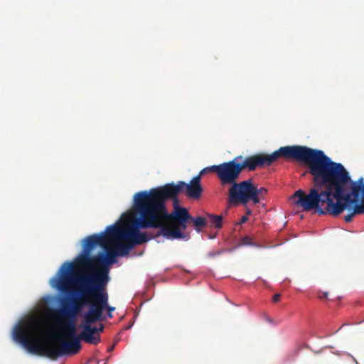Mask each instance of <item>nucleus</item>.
I'll use <instances>...</instances> for the list:
<instances>
[{
  "label": "nucleus",
  "mask_w": 364,
  "mask_h": 364,
  "mask_svg": "<svg viewBox=\"0 0 364 364\" xmlns=\"http://www.w3.org/2000/svg\"><path fill=\"white\" fill-rule=\"evenodd\" d=\"M320 215L337 217L344 210L350 223L355 215L364 213V179L351 180L341 164L332 161L320 150Z\"/></svg>",
  "instance_id": "f257e3e1"
},
{
  "label": "nucleus",
  "mask_w": 364,
  "mask_h": 364,
  "mask_svg": "<svg viewBox=\"0 0 364 364\" xmlns=\"http://www.w3.org/2000/svg\"><path fill=\"white\" fill-rule=\"evenodd\" d=\"M40 331L37 322L25 321L15 327L13 336L30 353L46 355L53 360L63 355H75L81 349V333L76 335L75 323L72 321L60 323L59 332L55 336L58 342L57 347L52 344L42 343L37 336Z\"/></svg>",
  "instance_id": "f03ea898"
},
{
  "label": "nucleus",
  "mask_w": 364,
  "mask_h": 364,
  "mask_svg": "<svg viewBox=\"0 0 364 364\" xmlns=\"http://www.w3.org/2000/svg\"><path fill=\"white\" fill-rule=\"evenodd\" d=\"M60 271L62 274L56 280L55 287L62 293L70 294L73 284H76V293L79 297L62 299L60 307L53 310V314L60 323L66 321L75 323V318L82 307L88 305L90 308L94 302V294L90 289L96 284L97 272L77 274L73 262H65Z\"/></svg>",
  "instance_id": "7ed1b4c3"
},
{
  "label": "nucleus",
  "mask_w": 364,
  "mask_h": 364,
  "mask_svg": "<svg viewBox=\"0 0 364 364\" xmlns=\"http://www.w3.org/2000/svg\"><path fill=\"white\" fill-rule=\"evenodd\" d=\"M156 212L149 213V219L146 226L158 227L159 231L155 237L163 236L166 239H183L188 240V235L183 232L188 228V223L191 221L197 232L201 231L208 225L207 218L202 216L193 218L186 208L177 205L175 201L174 208L168 213L166 205L160 204L156 207Z\"/></svg>",
  "instance_id": "20e7f679"
},
{
  "label": "nucleus",
  "mask_w": 364,
  "mask_h": 364,
  "mask_svg": "<svg viewBox=\"0 0 364 364\" xmlns=\"http://www.w3.org/2000/svg\"><path fill=\"white\" fill-rule=\"evenodd\" d=\"M134 203L139 218L135 219L131 225L125 228L121 224H114L107 227V232L112 237L113 245L119 256L128 255L134 246L149 241L146 234L141 232L139 228H158L145 225L150 220L149 208L136 194L134 196Z\"/></svg>",
  "instance_id": "39448f33"
},
{
  "label": "nucleus",
  "mask_w": 364,
  "mask_h": 364,
  "mask_svg": "<svg viewBox=\"0 0 364 364\" xmlns=\"http://www.w3.org/2000/svg\"><path fill=\"white\" fill-rule=\"evenodd\" d=\"M205 171V169L202 170L198 176L191 179L189 183L180 181L176 184L170 183L151 188L149 191H140L136 194L149 208V213L156 212V207L160 204L166 205V201L168 200H173V205L175 201H177V205H178V195L181 192L185 193L186 196L190 199L198 200L203 193L200 182L201 175Z\"/></svg>",
  "instance_id": "423d86ee"
},
{
  "label": "nucleus",
  "mask_w": 364,
  "mask_h": 364,
  "mask_svg": "<svg viewBox=\"0 0 364 364\" xmlns=\"http://www.w3.org/2000/svg\"><path fill=\"white\" fill-rule=\"evenodd\" d=\"M279 159L295 162H309L313 160L311 149L301 145L282 146L270 154H257L246 157L241 164L242 170L255 171L258 167L269 166Z\"/></svg>",
  "instance_id": "0eeeda50"
},
{
  "label": "nucleus",
  "mask_w": 364,
  "mask_h": 364,
  "mask_svg": "<svg viewBox=\"0 0 364 364\" xmlns=\"http://www.w3.org/2000/svg\"><path fill=\"white\" fill-rule=\"evenodd\" d=\"M313 160L309 162H298L307 166L314 176V188L309 193L299 189L289 197V200L294 206L301 208L303 211H318V149H313Z\"/></svg>",
  "instance_id": "6e6552de"
},
{
  "label": "nucleus",
  "mask_w": 364,
  "mask_h": 364,
  "mask_svg": "<svg viewBox=\"0 0 364 364\" xmlns=\"http://www.w3.org/2000/svg\"><path fill=\"white\" fill-rule=\"evenodd\" d=\"M242 159V156H238L228 162L213 165L207 168L208 170L217 175L223 186L230 185L228 197V203L230 205L234 204L240 192V188L238 187L240 186V182L237 183V180L243 170L241 164L237 162V160Z\"/></svg>",
  "instance_id": "1a4fd4ad"
},
{
  "label": "nucleus",
  "mask_w": 364,
  "mask_h": 364,
  "mask_svg": "<svg viewBox=\"0 0 364 364\" xmlns=\"http://www.w3.org/2000/svg\"><path fill=\"white\" fill-rule=\"evenodd\" d=\"M113 245V240L107 233V229L100 234H93L86 237L87 252L92 250L97 246H100L105 251L104 254L106 260L100 264V268L95 272L100 269H106L108 272L107 266L116 262V257L119 255Z\"/></svg>",
  "instance_id": "9d476101"
},
{
  "label": "nucleus",
  "mask_w": 364,
  "mask_h": 364,
  "mask_svg": "<svg viewBox=\"0 0 364 364\" xmlns=\"http://www.w3.org/2000/svg\"><path fill=\"white\" fill-rule=\"evenodd\" d=\"M100 312L101 308L95 306V308L88 309L84 315L81 324V337L82 341L89 344L96 345L100 342V333L103 332V324H100L99 327L92 326V323L103 320V317H100Z\"/></svg>",
  "instance_id": "9b49d317"
},
{
  "label": "nucleus",
  "mask_w": 364,
  "mask_h": 364,
  "mask_svg": "<svg viewBox=\"0 0 364 364\" xmlns=\"http://www.w3.org/2000/svg\"><path fill=\"white\" fill-rule=\"evenodd\" d=\"M95 285L90 289L91 292L94 294V302L89 309L98 306L101 308L100 317L102 316L104 310H107L109 313L114 311L115 308L109 306L108 304V294L105 291V287L109 280L106 269H100L97 272V277Z\"/></svg>",
  "instance_id": "f8f14e48"
},
{
  "label": "nucleus",
  "mask_w": 364,
  "mask_h": 364,
  "mask_svg": "<svg viewBox=\"0 0 364 364\" xmlns=\"http://www.w3.org/2000/svg\"><path fill=\"white\" fill-rule=\"evenodd\" d=\"M238 187L240 188V192L233 205L247 204L249 201L257 204L267 193V188L264 187L258 188L251 179L241 181Z\"/></svg>",
  "instance_id": "ddd939ff"
},
{
  "label": "nucleus",
  "mask_w": 364,
  "mask_h": 364,
  "mask_svg": "<svg viewBox=\"0 0 364 364\" xmlns=\"http://www.w3.org/2000/svg\"><path fill=\"white\" fill-rule=\"evenodd\" d=\"M92 250L87 252L86 249V238L84 240L83 253L81 254L77 259V264L81 267H86L93 269L90 273H95L99 268L100 264L103 263L105 259L104 252H100L95 256H90ZM88 272L87 274H89Z\"/></svg>",
  "instance_id": "4468645a"
},
{
  "label": "nucleus",
  "mask_w": 364,
  "mask_h": 364,
  "mask_svg": "<svg viewBox=\"0 0 364 364\" xmlns=\"http://www.w3.org/2000/svg\"><path fill=\"white\" fill-rule=\"evenodd\" d=\"M207 221L208 224L210 223V226H213L216 228H220L222 227V216L220 215L208 214Z\"/></svg>",
  "instance_id": "2eb2a0df"
},
{
  "label": "nucleus",
  "mask_w": 364,
  "mask_h": 364,
  "mask_svg": "<svg viewBox=\"0 0 364 364\" xmlns=\"http://www.w3.org/2000/svg\"><path fill=\"white\" fill-rule=\"evenodd\" d=\"M242 244L245 245H250L252 244L251 241V238L248 237H245L242 240Z\"/></svg>",
  "instance_id": "dca6fc26"
},
{
  "label": "nucleus",
  "mask_w": 364,
  "mask_h": 364,
  "mask_svg": "<svg viewBox=\"0 0 364 364\" xmlns=\"http://www.w3.org/2000/svg\"><path fill=\"white\" fill-rule=\"evenodd\" d=\"M247 220H248L247 215H244L241 218L240 221L238 224H240V225L243 224V223H246Z\"/></svg>",
  "instance_id": "f3484780"
},
{
  "label": "nucleus",
  "mask_w": 364,
  "mask_h": 364,
  "mask_svg": "<svg viewBox=\"0 0 364 364\" xmlns=\"http://www.w3.org/2000/svg\"><path fill=\"white\" fill-rule=\"evenodd\" d=\"M273 301L274 302H277L280 300V294H276L273 296Z\"/></svg>",
  "instance_id": "a211bd4d"
},
{
  "label": "nucleus",
  "mask_w": 364,
  "mask_h": 364,
  "mask_svg": "<svg viewBox=\"0 0 364 364\" xmlns=\"http://www.w3.org/2000/svg\"><path fill=\"white\" fill-rule=\"evenodd\" d=\"M220 252H210V253L209 254V255H210V256L213 257V256H215V255H220Z\"/></svg>",
  "instance_id": "6ab92c4d"
},
{
  "label": "nucleus",
  "mask_w": 364,
  "mask_h": 364,
  "mask_svg": "<svg viewBox=\"0 0 364 364\" xmlns=\"http://www.w3.org/2000/svg\"><path fill=\"white\" fill-rule=\"evenodd\" d=\"M325 350H326V348H323V349L320 350V353L322 354L323 357L325 355Z\"/></svg>",
  "instance_id": "aec40b11"
},
{
  "label": "nucleus",
  "mask_w": 364,
  "mask_h": 364,
  "mask_svg": "<svg viewBox=\"0 0 364 364\" xmlns=\"http://www.w3.org/2000/svg\"><path fill=\"white\" fill-rule=\"evenodd\" d=\"M246 213L247 215H250L252 213V211L250 209H247Z\"/></svg>",
  "instance_id": "412c9836"
},
{
  "label": "nucleus",
  "mask_w": 364,
  "mask_h": 364,
  "mask_svg": "<svg viewBox=\"0 0 364 364\" xmlns=\"http://www.w3.org/2000/svg\"><path fill=\"white\" fill-rule=\"evenodd\" d=\"M323 296L326 299L328 296V292H323Z\"/></svg>",
  "instance_id": "4be33fe9"
},
{
  "label": "nucleus",
  "mask_w": 364,
  "mask_h": 364,
  "mask_svg": "<svg viewBox=\"0 0 364 364\" xmlns=\"http://www.w3.org/2000/svg\"><path fill=\"white\" fill-rule=\"evenodd\" d=\"M114 348V345H113L112 346H111L109 348V351H112Z\"/></svg>",
  "instance_id": "5701e85b"
},
{
  "label": "nucleus",
  "mask_w": 364,
  "mask_h": 364,
  "mask_svg": "<svg viewBox=\"0 0 364 364\" xmlns=\"http://www.w3.org/2000/svg\"><path fill=\"white\" fill-rule=\"evenodd\" d=\"M108 317H109V318H112V313H109V312H108Z\"/></svg>",
  "instance_id": "b1692460"
},
{
  "label": "nucleus",
  "mask_w": 364,
  "mask_h": 364,
  "mask_svg": "<svg viewBox=\"0 0 364 364\" xmlns=\"http://www.w3.org/2000/svg\"><path fill=\"white\" fill-rule=\"evenodd\" d=\"M146 237L149 238V240L151 239V238H153V236H151V237H149L147 235Z\"/></svg>",
  "instance_id": "393cba45"
}]
</instances>
